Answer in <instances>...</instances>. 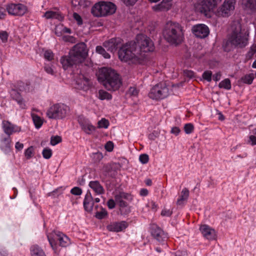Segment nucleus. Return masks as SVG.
<instances>
[{"mask_svg": "<svg viewBox=\"0 0 256 256\" xmlns=\"http://www.w3.org/2000/svg\"><path fill=\"white\" fill-rule=\"evenodd\" d=\"M212 72L211 71L206 70L203 73L202 78L208 82H210L212 80Z\"/></svg>", "mask_w": 256, "mask_h": 256, "instance_id": "c03bdc74", "label": "nucleus"}, {"mask_svg": "<svg viewBox=\"0 0 256 256\" xmlns=\"http://www.w3.org/2000/svg\"><path fill=\"white\" fill-rule=\"evenodd\" d=\"M105 148L108 152H111L114 148V144L112 142L109 141L105 145Z\"/></svg>", "mask_w": 256, "mask_h": 256, "instance_id": "603ef678", "label": "nucleus"}, {"mask_svg": "<svg viewBox=\"0 0 256 256\" xmlns=\"http://www.w3.org/2000/svg\"><path fill=\"white\" fill-rule=\"evenodd\" d=\"M116 164H106L104 166L103 170L106 174H108L111 177H114L116 175V169L117 168Z\"/></svg>", "mask_w": 256, "mask_h": 256, "instance_id": "cd10ccee", "label": "nucleus"}, {"mask_svg": "<svg viewBox=\"0 0 256 256\" xmlns=\"http://www.w3.org/2000/svg\"><path fill=\"white\" fill-rule=\"evenodd\" d=\"M109 125V122L105 118H102L98 122V128H106Z\"/></svg>", "mask_w": 256, "mask_h": 256, "instance_id": "ea45409f", "label": "nucleus"}, {"mask_svg": "<svg viewBox=\"0 0 256 256\" xmlns=\"http://www.w3.org/2000/svg\"><path fill=\"white\" fill-rule=\"evenodd\" d=\"M180 132V130L178 127L172 128L171 130V132L176 135L178 134Z\"/></svg>", "mask_w": 256, "mask_h": 256, "instance_id": "680f3d73", "label": "nucleus"}, {"mask_svg": "<svg viewBox=\"0 0 256 256\" xmlns=\"http://www.w3.org/2000/svg\"><path fill=\"white\" fill-rule=\"evenodd\" d=\"M235 0H224L222 6L218 10V16L228 17L234 10Z\"/></svg>", "mask_w": 256, "mask_h": 256, "instance_id": "9d476101", "label": "nucleus"}, {"mask_svg": "<svg viewBox=\"0 0 256 256\" xmlns=\"http://www.w3.org/2000/svg\"><path fill=\"white\" fill-rule=\"evenodd\" d=\"M91 84L88 78L83 74H80L76 80V88L84 91H88L90 88Z\"/></svg>", "mask_w": 256, "mask_h": 256, "instance_id": "ddd939ff", "label": "nucleus"}, {"mask_svg": "<svg viewBox=\"0 0 256 256\" xmlns=\"http://www.w3.org/2000/svg\"><path fill=\"white\" fill-rule=\"evenodd\" d=\"M31 115L35 126L37 128H40L43 124V120L34 114L32 113Z\"/></svg>", "mask_w": 256, "mask_h": 256, "instance_id": "7c9ffc66", "label": "nucleus"}, {"mask_svg": "<svg viewBox=\"0 0 256 256\" xmlns=\"http://www.w3.org/2000/svg\"><path fill=\"white\" fill-rule=\"evenodd\" d=\"M98 98L102 100H110L112 98V95L106 91L100 90L98 92Z\"/></svg>", "mask_w": 256, "mask_h": 256, "instance_id": "473e14b6", "label": "nucleus"}, {"mask_svg": "<svg viewBox=\"0 0 256 256\" xmlns=\"http://www.w3.org/2000/svg\"><path fill=\"white\" fill-rule=\"evenodd\" d=\"M96 52L102 55L105 58H110V55L109 54H108L105 49L102 46H97L96 47Z\"/></svg>", "mask_w": 256, "mask_h": 256, "instance_id": "f704fd0d", "label": "nucleus"}, {"mask_svg": "<svg viewBox=\"0 0 256 256\" xmlns=\"http://www.w3.org/2000/svg\"><path fill=\"white\" fill-rule=\"evenodd\" d=\"M184 129L186 134H190L193 132L194 127L192 124L190 123L184 125Z\"/></svg>", "mask_w": 256, "mask_h": 256, "instance_id": "79ce46f5", "label": "nucleus"}, {"mask_svg": "<svg viewBox=\"0 0 256 256\" xmlns=\"http://www.w3.org/2000/svg\"><path fill=\"white\" fill-rule=\"evenodd\" d=\"M6 10L10 14L21 16L26 12L27 8L20 4H11L7 6Z\"/></svg>", "mask_w": 256, "mask_h": 256, "instance_id": "9b49d317", "label": "nucleus"}, {"mask_svg": "<svg viewBox=\"0 0 256 256\" xmlns=\"http://www.w3.org/2000/svg\"><path fill=\"white\" fill-rule=\"evenodd\" d=\"M43 157L46 159H49L52 155V151L50 148H44L42 152Z\"/></svg>", "mask_w": 256, "mask_h": 256, "instance_id": "a19ab883", "label": "nucleus"}, {"mask_svg": "<svg viewBox=\"0 0 256 256\" xmlns=\"http://www.w3.org/2000/svg\"><path fill=\"white\" fill-rule=\"evenodd\" d=\"M127 94H129L130 96H136L138 94V90L134 88V87H130L128 92H127Z\"/></svg>", "mask_w": 256, "mask_h": 256, "instance_id": "49530a36", "label": "nucleus"}, {"mask_svg": "<svg viewBox=\"0 0 256 256\" xmlns=\"http://www.w3.org/2000/svg\"><path fill=\"white\" fill-rule=\"evenodd\" d=\"M94 206L93 198L90 192H88L84 198V207L88 212H90Z\"/></svg>", "mask_w": 256, "mask_h": 256, "instance_id": "b1692460", "label": "nucleus"}, {"mask_svg": "<svg viewBox=\"0 0 256 256\" xmlns=\"http://www.w3.org/2000/svg\"><path fill=\"white\" fill-rule=\"evenodd\" d=\"M114 199L120 208H124L127 206L128 204L126 202L123 200V199L131 201L132 200V197L128 193L124 192H116L114 194Z\"/></svg>", "mask_w": 256, "mask_h": 256, "instance_id": "dca6fc26", "label": "nucleus"}, {"mask_svg": "<svg viewBox=\"0 0 256 256\" xmlns=\"http://www.w3.org/2000/svg\"><path fill=\"white\" fill-rule=\"evenodd\" d=\"M176 256H188V253L186 250H178L175 254Z\"/></svg>", "mask_w": 256, "mask_h": 256, "instance_id": "6e6d98bb", "label": "nucleus"}, {"mask_svg": "<svg viewBox=\"0 0 256 256\" xmlns=\"http://www.w3.org/2000/svg\"><path fill=\"white\" fill-rule=\"evenodd\" d=\"M121 39L120 38H113L104 43L103 46L106 48L107 50L110 52H114L120 46Z\"/></svg>", "mask_w": 256, "mask_h": 256, "instance_id": "a211bd4d", "label": "nucleus"}, {"mask_svg": "<svg viewBox=\"0 0 256 256\" xmlns=\"http://www.w3.org/2000/svg\"><path fill=\"white\" fill-rule=\"evenodd\" d=\"M30 251L32 256H46L44 250L37 245L32 246Z\"/></svg>", "mask_w": 256, "mask_h": 256, "instance_id": "c85d7f7f", "label": "nucleus"}, {"mask_svg": "<svg viewBox=\"0 0 256 256\" xmlns=\"http://www.w3.org/2000/svg\"><path fill=\"white\" fill-rule=\"evenodd\" d=\"M44 70L48 74H54V71L52 66L49 65H46L44 67Z\"/></svg>", "mask_w": 256, "mask_h": 256, "instance_id": "864d4df0", "label": "nucleus"}, {"mask_svg": "<svg viewBox=\"0 0 256 256\" xmlns=\"http://www.w3.org/2000/svg\"><path fill=\"white\" fill-rule=\"evenodd\" d=\"M16 148L18 150H21L24 148V144L20 142H17L15 146Z\"/></svg>", "mask_w": 256, "mask_h": 256, "instance_id": "052dcab7", "label": "nucleus"}, {"mask_svg": "<svg viewBox=\"0 0 256 256\" xmlns=\"http://www.w3.org/2000/svg\"><path fill=\"white\" fill-rule=\"evenodd\" d=\"M11 96L12 98L16 100L17 102L20 104V108H25L26 105L23 102V100L20 94L16 90H13L11 92Z\"/></svg>", "mask_w": 256, "mask_h": 256, "instance_id": "bb28decb", "label": "nucleus"}, {"mask_svg": "<svg viewBox=\"0 0 256 256\" xmlns=\"http://www.w3.org/2000/svg\"><path fill=\"white\" fill-rule=\"evenodd\" d=\"M116 10V6L112 2L100 1L92 8L91 12L95 17H104L114 14Z\"/></svg>", "mask_w": 256, "mask_h": 256, "instance_id": "423d86ee", "label": "nucleus"}, {"mask_svg": "<svg viewBox=\"0 0 256 256\" xmlns=\"http://www.w3.org/2000/svg\"><path fill=\"white\" fill-rule=\"evenodd\" d=\"M2 128L4 132L10 136L13 132H18L19 130L14 124L8 121H3Z\"/></svg>", "mask_w": 256, "mask_h": 256, "instance_id": "5701e85b", "label": "nucleus"}, {"mask_svg": "<svg viewBox=\"0 0 256 256\" xmlns=\"http://www.w3.org/2000/svg\"><path fill=\"white\" fill-rule=\"evenodd\" d=\"M34 148L32 146L28 148L25 151L24 155L27 159L30 158L34 156Z\"/></svg>", "mask_w": 256, "mask_h": 256, "instance_id": "4c0bfd02", "label": "nucleus"}, {"mask_svg": "<svg viewBox=\"0 0 256 256\" xmlns=\"http://www.w3.org/2000/svg\"><path fill=\"white\" fill-rule=\"evenodd\" d=\"M221 0H202L199 4V8L202 12L212 10Z\"/></svg>", "mask_w": 256, "mask_h": 256, "instance_id": "2eb2a0df", "label": "nucleus"}, {"mask_svg": "<svg viewBox=\"0 0 256 256\" xmlns=\"http://www.w3.org/2000/svg\"><path fill=\"white\" fill-rule=\"evenodd\" d=\"M163 34L164 38L172 44H178L183 40L184 34L182 26L176 22H168L165 26Z\"/></svg>", "mask_w": 256, "mask_h": 256, "instance_id": "20e7f679", "label": "nucleus"}, {"mask_svg": "<svg viewBox=\"0 0 256 256\" xmlns=\"http://www.w3.org/2000/svg\"><path fill=\"white\" fill-rule=\"evenodd\" d=\"M108 214V212L106 209L100 208V211L96 213V217L98 219H102L104 218Z\"/></svg>", "mask_w": 256, "mask_h": 256, "instance_id": "e433bc0d", "label": "nucleus"}, {"mask_svg": "<svg viewBox=\"0 0 256 256\" xmlns=\"http://www.w3.org/2000/svg\"><path fill=\"white\" fill-rule=\"evenodd\" d=\"M72 194L76 196H80L82 194V190L78 187H74L70 190Z\"/></svg>", "mask_w": 256, "mask_h": 256, "instance_id": "de8ad7c7", "label": "nucleus"}, {"mask_svg": "<svg viewBox=\"0 0 256 256\" xmlns=\"http://www.w3.org/2000/svg\"><path fill=\"white\" fill-rule=\"evenodd\" d=\"M74 19L77 22L78 24L80 25L82 24V20L81 16L77 13L74 12L73 14Z\"/></svg>", "mask_w": 256, "mask_h": 256, "instance_id": "3c124183", "label": "nucleus"}, {"mask_svg": "<svg viewBox=\"0 0 256 256\" xmlns=\"http://www.w3.org/2000/svg\"><path fill=\"white\" fill-rule=\"evenodd\" d=\"M139 160L142 164H145L148 162L149 157L147 154H142L140 156Z\"/></svg>", "mask_w": 256, "mask_h": 256, "instance_id": "a18cd8bd", "label": "nucleus"}, {"mask_svg": "<svg viewBox=\"0 0 256 256\" xmlns=\"http://www.w3.org/2000/svg\"><path fill=\"white\" fill-rule=\"evenodd\" d=\"M200 230L202 236L208 240H212L216 238V234L214 230L208 226L204 224L200 227Z\"/></svg>", "mask_w": 256, "mask_h": 256, "instance_id": "aec40b11", "label": "nucleus"}, {"mask_svg": "<svg viewBox=\"0 0 256 256\" xmlns=\"http://www.w3.org/2000/svg\"><path fill=\"white\" fill-rule=\"evenodd\" d=\"M135 42L142 62L146 56V53L152 52L154 49V42L150 38L144 34L137 35Z\"/></svg>", "mask_w": 256, "mask_h": 256, "instance_id": "0eeeda50", "label": "nucleus"}, {"mask_svg": "<svg viewBox=\"0 0 256 256\" xmlns=\"http://www.w3.org/2000/svg\"><path fill=\"white\" fill-rule=\"evenodd\" d=\"M189 196V190L188 188H184L180 193V198L177 200L176 204L182 206L186 201Z\"/></svg>", "mask_w": 256, "mask_h": 256, "instance_id": "a878e982", "label": "nucleus"}, {"mask_svg": "<svg viewBox=\"0 0 256 256\" xmlns=\"http://www.w3.org/2000/svg\"><path fill=\"white\" fill-rule=\"evenodd\" d=\"M89 186L98 194H102L104 192L103 187L101 186L98 181L94 180L90 182Z\"/></svg>", "mask_w": 256, "mask_h": 256, "instance_id": "393cba45", "label": "nucleus"}, {"mask_svg": "<svg viewBox=\"0 0 256 256\" xmlns=\"http://www.w3.org/2000/svg\"><path fill=\"white\" fill-rule=\"evenodd\" d=\"M184 74L185 76H186L188 77H189L190 78H192L194 77V72L191 70H184Z\"/></svg>", "mask_w": 256, "mask_h": 256, "instance_id": "bf43d9fd", "label": "nucleus"}, {"mask_svg": "<svg viewBox=\"0 0 256 256\" xmlns=\"http://www.w3.org/2000/svg\"><path fill=\"white\" fill-rule=\"evenodd\" d=\"M172 214V211L170 210H167V209H164L161 212V214L162 216H171Z\"/></svg>", "mask_w": 256, "mask_h": 256, "instance_id": "4d7b16f0", "label": "nucleus"}, {"mask_svg": "<svg viewBox=\"0 0 256 256\" xmlns=\"http://www.w3.org/2000/svg\"><path fill=\"white\" fill-rule=\"evenodd\" d=\"M98 80L108 90H118L122 85L118 74L111 68H102L99 70Z\"/></svg>", "mask_w": 256, "mask_h": 256, "instance_id": "f03ea898", "label": "nucleus"}, {"mask_svg": "<svg viewBox=\"0 0 256 256\" xmlns=\"http://www.w3.org/2000/svg\"><path fill=\"white\" fill-rule=\"evenodd\" d=\"M254 78V74H252L246 75L244 77L242 78L241 80L244 83L247 84H251Z\"/></svg>", "mask_w": 256, "mask_h": 256, "instance_id": "c9c22d12", "label": "nucleus"}, {"mask_svg": "<svg viewBox=\"0 0 256 256\" xmlns=\"http://www.w3.org/2000/svg\"><path fill=\"white\" fill-rule=\"evenodd\" d=\"M78 120L82 128L86 133L90 134L95 130L96 128L90 124L87 120L80 118Z\"/></svg>", "mask_w": 256, "mask_h": 256, "instance_id": "412c9836", "label": "nucleus"}, {"mask_svg": "<svg viewBox=\"0 0 256 256\" xmlns=\"http://www.w3.org/2000/svg\"><path fill=\"white\" fill-rule=\"evenodd\" d=\"M44 17L46 18H56L58 20H61L62 18V16L61 14L56 12L53 11H48L44 13Z\"/></svg>", "mask_w": 256, "mask_h": 256, "instance_id": "c756f323", "label": "nucleus"}, {"mask_svg": "<svg viewBox=\"0 0 256 256\" xmlns=\"http://www.w3.org/2000/svg\"><path fill=\"white\" fill-rule=\"evenodd\" d=\"M256 52V46H252L246 54V57L248 58H250Z\"/></svg>", "mask_w": 256, "mask_h": 256, "instance_id": "8fccbe9b", "label": "nucleus"}, {"mask_svg": "<svg viewBox=\"0 0 256 256\" xmlns=\"http://www.w3.org/2000/svg\"><path fill=\"white\" fill-rule=\"evenodd\" d=\"M250 139L252 142V144H256V136H250Z\"/></svg>", "mask_w": 256, "mask_h": 256, "instance_id": "774afa93", "label": "nucleus"}, {"mask_svg": "<svg viewBox=\"0 0 256 256\" xmlns=\"http://www.w3.org/2000/svg\"><path fill=\"white\" fill-rule=\"evenodd\" d=\"M169 90L165 82H160L153 86L148 96L150 98L154 100L162 99L168 96Z\"/></svg>", "mask_w": 256, "mask_h": 256, "instance_id": "1a4fd4ad", "label": "nucleus"}, {"mask_svg": "<svg viewBox=\"0 0 256 256\" xmlns=\"http://www.w3.org/2000/svg\"><path fill=\"white\" fill-rule=\"evenodd\" d=\"M62 140V138L58 136H52L50 138V144L55 146L60 142Z\"/></svg>", "mask_w": 256, "mask_h": 256, "instance_id": "58836bf2", "label": "nucleus"}, {"mask_svg": "<svg viewBox=\"0 0 256 256\" xmlns=\"http://www.w3.org/2000/svg\"><path fill=\"white\" fill-rule=\"evenodd\" d=\"M148 194V190L146 189L143 188L140 191V194L142 196H146Z\"/></svg>", "mask_w": 256, "mask_h": 256, "instance_id": "69168bd1", "label": "nucleus"}, {"mask_svg": "<svg viewBox=\"0 0 256 256\" xmlns=\"http://www.w3.org/2000/svg\"><path fill=\"white\" fill-rule=\"evenodd\" d=\"M96 158L98 160L100 161L103 158L102 154L100 152H96L94 154V158Z\"/></svg>", "mask_w": 256, "mask_h": 256, "instance_id": "0e129e2a", "label": "nucleus"}, {"mask_svg": "<svg viewBox=\"0 0 256 256\" xmlns=\"http://www.w3.org/2000/svg\"><path fill=\"white\" fill-rule=\"evenodd\" d=\"M88 55V50L84 42L76 44L71 50L68 56L61 58L60 62L64 70L82 63Z\"/></svg>", "mask_w": 256, "mask_h": 256, "instance_id": "f257e3e1", "label": "nucleus"}, {"mask_svg": "<svg viewBox=\"0 0 256 256\" xmlns=\"http://www.w3.org/2000/svg\"><path fill=\"white\" fill-rule=\"evenodd\" d=\"M127 226V223L125 222H115L108 225L107 229L110 231L118 232L122 230Z\"/></svg>", "mask_w": 256, "mask_h": 256, "instance_id": "4be33fe9", "label": "nucleus"}, {"mask_svg": "<svg viewBox=\"0 0 256 256\" xmlns=\"http://www.w3.org/2000/svg\"><path fill=\"white\" fill-rule=\"evenodd\" d=\"M5 16V10L2 8H0V18H3Z\"/></svg>", "mask_w": 256, "mask_h": 256, "instance_id": "338daca9", "label": "nucleus"}, {"mask_svg": "<svg viewBox=\"0 0 256 256\" xmlns=\"http://www.w3.org/2000/svg\"><path fill=\"white\" fill-rule=\"evenodd\" d=\"M54 54L50 50H47L44 53V58L48 60H52L54 58Z\"/></svg>", "mask_w": 256, "mask_h": 256, "instance_id": "37998d69", "label": "nucleus"}, {"mask_svg": "<svg viewBox=\"0 0 256 256\" xmlns=\"http://www.w3.org/2000/svg\"><path fill=\"white\" fill-rule=\"evenodd\" d=\"M138 0H122V1L126 6L134 5Z\"/></svg>", "mask_w": 256, "mask_h": 256, "instance_id": "13d9d810", "label": "nucleus"}, {"mask_svg": "<svg viewBox=\"0 0 256 256\" xmlns=\"http://www.w3.org/2000/svg\"><path fill=\"white\" fill-rule=\"evenodd\" d=\"M118 54V58L122 61L134 64L142 63L135 41L130 42L122 46L119 50Z\"/></svg>", "mask_w": 256, "mask_h": 256, "instance_id": "7ed1b4c3", "label": "nucleus"}, {"mask_svg": "<svg viewBox=\"0 0 256 256\" xmlns=\"http://www.w3.org/2000/svg\"><path fill=\"white\" fill-rule=\"evenodd\" d=\"M241 4L247 13L251 14L256 12V0H242Z\"/></svg>", "mask_w": 256, "mask_h": 256, "instance_id": "6ab92c4d", "label": "nucleus"}, {"mask_svg": "<svg viewBox=\"0 0 256 256\" xmlns=\"http://www.w3.org/2000/svg\"><path fill=\"white\" fill-rule=\"evenodd\" d=\"M151 234L159 242L164 241L167 238V234L160 228L154 224L151 226Z\"/></svg>", "mask_w": 256, "mask_h": 256, "instance_id": "f3484780", "label": "nucleus"}, {"mask_svg": "<svg viewBox=\"0 0 256 256\" xmlns=\"http://www.w3.org/2000/svg\"><path fill=\"white\" fill-rule=\"evenodd\" d=\"M218 86L220 88L230 90L231 88L230 81L228 78H226L219 84Z\"/></svg>", "mask_w": 256, "mask_h": 256, "instance_id": "72a5a7b5", "label": "nucleus"}, {"mask_svg": "<svg viewBox=\"0 0 256 256\" xmlns=\"http://www.w3.org/2000/svg\"><path fill=\"white\" fill-rule=\"evenodd\" d=\"M8 33L6 31L0 32V38L3 42H6L8 40Z\"/></svg>", "mask_w": 256, "mask_h": 256, "instance_id": "09e8293b", "label": "nucleus"}, {"mask_svg": "<svg viewBox=\"0 0 256 256\" xmlns=\"http://www.w3.org/2000/svg\"><path fill=\"white\" fill-rule=\"evenodd\" d=\"M115 202L113 199H110L108 200L107 204L109 208L112 209L115 207L116 202Z\"/></svg>", "mask_w": 256, "mask_h": 256, "instance_id": "5fc2aeb1", "label": "nucleus"}, {"mask_svg": "<svg viewBox=\"0 0 256 256\" xmlns=\"http://www.w3.org/2000/svg\"><path fill=\"white\" fill-rule=\"evenodd\" d=\"M192 32L196 36L200 38H206L210 33L208 28L204 24L194 26L192 28Z\"/></svg>", "mask_w": 256, "mask_h": 256, "instance_id": "f8f14e48", "label": "nucleus"}, {"mask_svg": "<svg viewBox=\"0 0 256 256\" xmlns=\"http://www.w3.org/2000/svg\"><path fill=\"white\" fill-rule=\"evenodd\" d=\"M48 238L52 248H54V244L55 240L58 241L60 245L63 247L66 246L70 244L68 238L60 232H58L55 234L54 240L50 238L49 236H48Z\"/></svg>", "mask_w": 256, "mask_h": 256, "instance_id": "4468645a", "label": "nucleus"}, {"mask_svg": "<svg viewBox=\"0 0 256 256\" xmlns=\"http://www.w3.org/2000/svg\"><path fill=\"white\" fill-rule=\"evenodd\" d=\"M248 34L246 31L242 30L240 24H237L226 42L228 45L230 44L232 47L242 48L246 46L248 44Z\"/></svg>", "mask_w": 256, "mask_h": 256, "instance_id": "39448f33", "label": "nucleus"}, {"mask_svg": "<svg viewBox=\"0 0 256 256\" xmlns=\"http://www.w3.org/2000/svg\"><path fill=\"white\" fill-rule=\"evenodd\" d=\"M11 142L10 136L4 138L2 140V148L5 151L9 150L10 149V143Z\"/></svg>", "mask_w": 256, "mask_h": 256, "instance_id": "2f4dec72", "label": "nucleus"}, {"mask_svg": "<svg viewBox=\"0 0 256 256\" xmlns=\"http://www.w3.org/2000/svg\"><path fill=\"white\" fill-rule=\"evenodd\" d=\"M70 111L69 108L64 104H55L46 112V116L51 119L62 120L66 116Z\"/></svg>", "mask_w": 256, "mask_h": 256, "instance_id": "6e6552de", "label": "nucleus"}, {"mask_svg": "<svg viewBox=\"0 0 256 256\" xmlns=\"http://www.w3.org/2000/svg\"><path fill=\"white\" fill-rule=\"evenodd\" d=\"M221 74L220 72H217L213 76V80L215 81H218L220 80Z\"/></svg>", "mask_w": 256, "mask_h": 256, "instance_id": "e2e57ef3", "label": "nucleus"}]
</instances>
